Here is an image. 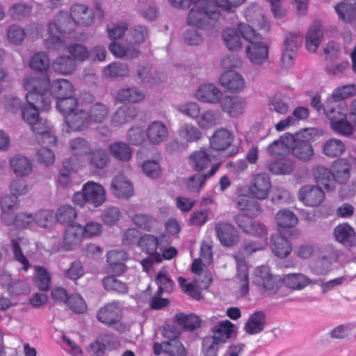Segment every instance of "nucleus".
Listing matches in <instances>:
<instances>
[{"label":"nucleus","instance_id":"1","mask_svg":"<svg viewBox=\"0 0 356 356\" xmlns=\"http://www.w3.org/2000/svg\"><path fill=\"white\" fill-rule=\"evenodd\" d=\"M49 86L48 79L37 80L31 74H26L23 79V87L27 92V104L22 108V115L35 133L40 136L42 144L55 145L57 141L54 131L46 120L39 118V110L46 109L50 105L49 98L44 92Z\"/></svg>","mask_w":356,"mask_h":356},{"label":"nucleus","instance_id":"2","mask_svg":"<svg viewBox=\"0 0 356 356\" xmlns=\"http://www.w3.org/2000/svg\"><path fill=\"white\" fill-rule=\"evenodd\" d=\"M245 17L248 24L241 22L238 25V31L248 42L245 54L248 60L254 66H261L268 60L269 45L261 34L255 31H268V21L262 15L261 10L255 7L248 8Z\"/></svg>","mask_w":356,"mask_h":356},{"label":"nucleus","instance_id":"3","mask_svg":"<svg viewBox=\"0 0 356 356\" xmlns=\"http://www.w3.org/2000/svg\"><path fill=\"white\" fill-rule=\"evenodd\" d=\"M95 22L94 11L83 4H74L71 8V16L60 12L49 22L45 34L44 44L47 49H60L64 46L65 35L71 31L76 24L91 26Z\"/></svg>","mask_w":356,"mask_h":356},{"label":"nucleus","instance_id":"4","mask_svg":"<svg viewBox=\"0 0 356 356\" xmlns=\"http://www.w3.org/2000/svg\"><path fill=\"white\" fill-rule=\"evenodd\" d=\"M212 242L203 241L200 248V257L195 259L191 266L192 272L196 275L193 282L179 277L178 282L184 293L195 300L202 298V291L209 288L211 282V274L204 267L212 261Z\"/></svg>","mask_w":356,"mask_h":356},{"label":"nucleus","instance_id":"5","mask_svg":"<svg viewBox=\"0 0 356 356\" xmlns=\"http://www.w3.org/2000/svg\"><path fill=\"white\" fill-rule=\"evenodd\" d=\"M194 3L188 15V23L200 29L213 28L220 13L207 0H190Z\"/></svg>","mask_w":356,"mask_h":356},{"label":"nucleus","instance_id":"6","mask_svg":"<svg viewBox=\"0 0 356 356\" xmlns=\"http://www.w3.org/2000/svg\"><path fill=\"white\" fill-rule=\"evenodd\" d=\"M106 200V190L102 185L93 181L85 183L81 190L74 194L72 201L74 204L84 207L89 205L97 208L104 204Z\"/></svg>","mask_w":356,"mask_h":356},{"label":"nucleus","instance_id":"7","mask_svg":"<svg viewBox=\"0 0 356 356\" xmlns=\"http://www.w3.org/2000/svg\"><path fill=\"white\" fill-rule=\"evenodd\" d=\"M236 224L246 233L262 238V241L245 243L243 245V254H250L257 250L265 248L266 245L267 229L266 226L259 222H252L248 217L238 215L235 218Z\"/></svg>","mask_w":356,"mask_h":356},{"label":"nucleus","instance_id":"8","mask_svg":"<svg viewBox=\"0 0 356 356\" xmlns=\"http://www.w3.org/2000/svg\"><path fill=\"white\" fill-rule=\"evenodd\" d=\"M317 135L315 128H307L293 135L294 141L291 148L293 156L302 161L311 160L314 154L312 142Z\"/></svg>","mask_w":356,"mask_h":356},{"label":"nucleus","instance_id":"9","mask_svg":"<svg viewBox=\"0 0 356 356\" xmlns=\"http://www.w3.org/2000/svg\"><path fill=\"white\" fill-rule=\"evenodd\" d=\"M324 111L330 120L332 129L343 136H350L356 131V127L350 120H347V115L342 111V108L331 107L329 105L324 106Z\"/></svg>","mask_w":356,"mask_h":356},{"label":"nucleus","instance_id":"10","mask_svg":"<svg viewBox=\"0 0 356 356\" xmlns=\"http://www.w3.org/2000/svg\"><path fill=\"white\" fill-rule=\"evenodd\" d=\"M170 243V236L164 234H161L159 236L145 234L138 241V246L142 250L152 257L154 261L158 263L162 261V257L158 250Z\"/></svg>","mask_w":356,"mask_h":356},{"label":"nucleus","instance_id":"11","mask_svg":"<svg viewBox=\"0 0 356 356\" xmlns=\"http://www.w3.org/2000/svg\"><path fill=\"white\" fill-rule=\"evenodd\" d=\"M253 284L263 293L273 294L280 287L279 277L272 275L268 266L258 267L253 275Z\"/></svg>","mask_w":356,"mask_h":356},{"label":"nucleus","instance_id":"12","mask_svg":"<svg viewBox=\"0 0 356 356\" xmlns=\"http://www.w3.org/2000/svg\"><path fill=\"white\" fill-rule=\"evenodd\" d=\"M218 83L227 91L233 94L243 92L246 88L244 76L235 70H225L218 78Z\"/></svg>","mask_w":356,"mask_h":356},{"label":"nucleus","instance_id":"13","mask_svg":"<svg viewBox=\"0 0 356 356\" xmlns=\"http://www.w3.org/2000/svg\"><path fill=\"white\" fill-rule=\"evenodd\" d=\"M222 96V91L216 84L211 83L200 85L194 94L197 100L209 104L220 103Z\"/></svg>","mask_w":356,"mask_h":356},{"label":"nucleus","instance_id":"14","mask_svg":"<svg viewBox=\"0 0 356 356\" xmlns=\"http://www.w3.org/2000/svg\"><path fill=\"white\" fill-rule=\"evenodd\" d=\"M234 140V134L229 130L216 129L209 138L210 148L216 152H224L229 149Z\"/></svg>","mask_w":356,"mask_h":356},{"label":"nucleus","instance_id":"15","mask_svg":"<svg viewBox=\"0 0 356 356\" xmlns=\"http://www.w3.org/2000/svg\"><path fill=\"white\" fill-rule=\"evenodd\" d=\"M83 238L81 225L76 222L70 223L65 231L60 248L65 251L72 250L81 245Z\"/></svg>","mask_w":356,"mask_h":356},{"label":"nucleus","instance_id":"16","mask_svg":"<svg viewBox=\"0 0 356 356\" xmlns=\"http://www.w3.org/2000/svg\"><path fill=\"white\" fill-rule=\"evenodd\" d=\"M122 318V307L118 302L108 303L101 307L97 313V319L110 326L117 325Z\"/></svg>","mask_w":356,"mask_h":356},{"label":"nucleus","instance_id":"17","mask_svg":"<svg viewBox=\"0 0 356 356\" xmlns=\"http://www.w3.org/2000/svg\"><path fill=\"white\" fill-rule=\"evenodd\" d=\"M11 243L13 248L14 260L21 266L19 270L27 271L31 267V264L27 258L29 255L26 248L29 244L28 240L20 236L17 237L12 236Z\"/></svg>","mask_w":356,"mask_h":356},{"label":"nucleus","instance_id":"18","mask_svg":"<svg viewBox=\"0 0 356 356\" xmlns=\"http://www.w3.org/2000/svg\"><path fill=\"white\" fill-rule=\"evenodd\" d=\"M324 198V192L318 186L305 185L299 190L298 199L305 206L317 207L323 202Z\"/></svg>","mask_w":356,"mask_h":356},{"label":"nucleus","instance_id":"19","mask_svg":"<svg viewBox=\"0 0 356 356\" xmlns=\"http://www.w3.org/2000/svg\"><path fill=\"white\" fill-rule=\"evenodd\" d=\"M31 74L35 76L37 80L41 81L45 78L49 80V77L46 76L39 78L35 74L31 73ZM49 89L50 90L51 93L58 99L63 97H72L74 92V87L72 83L64 79L55 80L51 83V86L50 81H49V86H47L46 91L44 92V97L48 98L49 97L46 95V93Z\"/></svg>","mask_w":356,"mask_h":356},{"label":"nucleus","instance_id":"20","mask_svg":"<svg viewBox=\"0 0 356 356\" xmlns=\"http://www.w3.org/2000/svg\"><path fill=\"white\" fill-rule=\"evenodd\" d=\"M220 104L222 111L231 118H238L246 108L245 99L238 96L226 95L222 98Z\"/></svg>","mask_w":356,"mask_h":356},{"label":"nucleus","instance_id":"21","mask_svg":"<svg viewBox=\"0 0 356 356\" xmlns=\"http://www.w3.org/2000/svg\"><path fill=\"white\" fill-rule=\"evenodd\" d=\"M128 260L127 254L123 250H111L107 253V272L113 275H121L127 270L125 262Z\"/></svg>","mask_w":356,"mask_h":356},{"label":"nucleus","instance_id":"22","mask_svg":"<svg viewBox=\"0 0 356 356\" xmlns=\"http://www.w3.org/2000/svg\"><path fill=\"white\" fill-rule=\"evenodd\" d=\"M65 125L63 129L67 132L81 131L87 129L90 125L88 114L83 112L81 106L74 111L66 115Z\"/></svg>","mask_w":356,"mask_h":356},{"label":"nucleus","instance_id":"23","mask_svg":"<svg viewBox=\"0 0 356 356\" xmlns=\"http://www.w3.org/2000/svg\"><path fill=\"white\" fill-rule=\"evenodd\" d=\"M26 34L31 38H35L40 35V28L38 24H32L28 29ZM26 35L25 30L23 27L11 24L6 29L7 40L14 44H19L22 42Z\"/></svg>","mask_w":356,"mask_h":356},{"label":"nucleus","instance_id":"24","mask_svg":"<svg viewBox=\"0 0 356 356\" xmlns=\"http://www.w3.org/2000/svg\"><path fill=\"white\" fill-rule=\"evenodd\" d=\"M271 188L270 177L266 173H259L252 179L250 192L258 200H265L268 197Z\"/></svg>","mask_w":356,"mask_h":356},{"label":"nucleus","instance_id":"25","mask_svg":"<svg viewBox=\"0 0 356 356\" xmlns=\"http://www.w3.org/2000/svg\"><path fill=\"white\" fill-rule=\"evenodd\" d=\"M9 166L17 177L29 176L33 168L32 161L25 155L17 154L13 155L8 160Z\"/></svg>","mask_w":356,"mask_h":356},{"label":"nucleus","instance_id":"26","mask_svg":"<svg viewBox=\"0 0 356 356\" xmlns=\"http://www.w3.org/2000/svg\"><path fill=\"white\" fill-rule=\"evenodd\" d=\"M275 221L278 234H285L289 232V229L294 227L298 223V218L290 209H283L276 213Z\"/></svg>","mask_w":356,"mask_h":356},{"label":"nucleus","instance_id":"27","mask_svg":"<svg viewBox=\"0 0 356 356\" xmlns=\"http://www.w3.org/2000/svg\"><path fill=\"white\" fill-rule=\"evenodd\" d=\"M356 95V86L355 84H347L339 86L334 90L330 97L325 102V106L329 105L331 107L338 108H342L340 102L342 99Z\"/></svg>","mask_w":356,"mask_h":356},{"label":"nucleus","instance_id":"28","mask_svg":"<svg viewBox=\"0 0 356 356\" xmlns=\"http://www.w3.org/2000/svg\"><path fill=\"white\" fill-rule=\"evenodd\" d=\"M235 259L237 266V273L234 282L240 296L243 297L249 291L248 268L243 259L238 256H236Z\"/></svg>","mask_w":356,"mask_h":356},{"label":"nucleus","instance_id":"29","mask_svg":"<svg viewBox=\"0 0 356 356\" xmlns=\"http://www.w3.org/2000/svg\"><path fill=\"white\" fill-rule=\"evenodd\" d=\"M219 163H213L210 170L204 174H196L188 177L186 182V188L191 192H200L205 184L206 181L213 177L220 167Z\"/></svg>","mask_w":356,"mask_h":356},{"label":"nucleus","instance_id":"30","mask_svg":"<svg viewBox=\"0 0 356 356\" xmlns=\"http://www.w3.org/2000/svg\"><path fill=\"white\" fill-rule=\"evenodd\" d=\"M339 255V251L332 248L328 249L325 254L312 266V271L318 275H326L330 271L332 263L337 261Z\"/></svg>","mask_w":356,"mask_h":356},{"label":"nucleus","instance_id":"31","mask_svg":"<svg viewBox=\"0 0 356 356\" xmlns=\"http://www.w3.org/2000/svg\"><path fill=\"white\" fill-rule=\"evenodd\" d=\"M111 190L113 194L118 197L127 198L134 194L133 184L123 175H118L113 179Z\"/></svg>","mask_w":356,"mask_h":356},{"label":"nucleus","instance_id":"32","mask_svg":"<svg viewBox=\"0 0 356 356\" xmlns=\"http://www.w3.org/2000/svg\"><path fill=\"white\" fill-rule=\"evenodd\" d=\"M214 158L211 154V150L200 149L191 154L188 163L195 170L202 171L209 165Z\"/></svg>","mask_w":356,"mask_h":356},{"label":"nucleus","instance_id":"33","mask_svg":"<svg viewBox=\"0 0 356 356\" xmlns=\"http://www.w3.org/2000/svg\"><path fill=\"white\" fill-rule=\"evenodd\" d=\"M146 136L151 144L159 145L167 139L168 130L163 122L154 121L148 125Z\"/></svg>","mask_w":356,"mask_h":356},{"label":"nucleus","instance_id":"34","mask_svg":"<svg viewBox=\"0 0 356 356\" xmlns=\"http://www.w3.org/2000/svg\"><path fill=\"white\" fill-rule=\"evenodd\" d=\"M293 141V135L284 134L268 146V152L275 157L287 154L291 150Z\"/></svg>","mask_w":356,"mask_h":356},{"label":"nucleus","instance_id":"35","mask_svg":"<svg viewBox=\"0 0 356 356\" xmlns=\"http://www.w3.org/2000/svg\"><path fill=\"white\" fill-rule=\"evenodd\" d=\"M312 173L317 184L316 186L321 189L323 188L326 191H331L334 189V177L330 170L323 166H316L314 168Z\"/></svg>","mask_w":356,"mask_h":356},{"label":"nucleus","instance_id":"36","mask_svg":"<svg viewBox=\"0 0 356 356\" xmlns=\"http://www.w3.org/2000/svg\"><path fill=\"white\" fill-rule=\"evenodd\" d=\"M220 120V113L218 111L208 108L200 112L195 122L200 129L209 130L219 124Z\"/></svg>","mask_w":356,"mask_h":356},{"label":"nucleus","instance_id":"37","mask_svg":"<svg viewBox=\"0 0 356 356\" xmlns=\"http://www.w3.org/2000/svg\"><path fill=\"white\" fill-rule=\"evenodd\" d=\"M216 232L218 238L223 245H234L238 240V236L234 227L229 224L218 223L216 225Z\"/></svg>","mask_w":356,"mask_h":356},{"label":"nucleus","instance_id":"38","mask_svg":"<svg viewBox=\"0 0 356 356\" xmlns=\"http://www.w3.org/2000/svg\"><path fill=\"white\" fill-rule=\"evenodd\" d=\"M323 36V26L320 22L313 23L306 35V48L309 51L314 52L318 48Z\"/></svg>","mask_w":356,"mask_h":356},{"label":"nucleus","instance_id":"39","mask_svg":"<svg viewBox=\"0 0 356 356\" xmlns=\"http://www.w3.org/2000/svg\"><path fill=\"white\" fill-rule=\"evenodd\" d=\"M284 234H275L271 236L270 246L273 252L280 258L286 257L292 250L291 243L284 237Z\"/></svg>","mask_w":356,"mask_h":356},{"label":"nucleus","instance_id":"40","mask_svg":"<svg viewBox=\"0 0 356 356\" xmlns=\"http://www.w3.org/2000/svg\"><path fill=\"white\" fill-rule=\"evenodd\" d=\"M236 205L238 209L243 212L242 215L245 217H254L259 213L258 202L253 197L248 195H238L236 198Z\"/></svg>","mask_w":356,"mask_h":356},{"label":"nucleus","instance_id":"41","mask_svg":"<svg viewBox=\"0 0 356 356\" xmlns=\"http://www.w3.org/2000/svg\"><path fill=\"white\" fill-rule=\"evenodd\" d=\"M18 197L7 195L2 198L1 201V208L2 211L1 219L7 225H12L15 217L13 212L19 206Z\"/></svg>","mask_w":356,"mask_h":356},{"label":"nucleus","instance_id":"42","mask_svg":"<svg viewBox=\"0 0 356 356\" xmlns=\"http://www.w3.org/2000/svg\"><path fill=\"white\" fill-rule=\"evenodd\" d=\"M266 324V315L262 312H254L250 315L244 325V330L249 334H257L262 332Z\"/></svg>","mask_w":356,"mask_h":356},{"label":"nucleus","instance_id":"43","mask_svg":"<svg viewBox=\"0 0 356 356\" xmlns=\"http://www.w3.org/2000/svg\"><path fill=\"white\" fill-rule=\"evenodd\" d=\"M234 331V325L232 323L228 320L222 321L213 327V337L209 339L218 343H223L231 337Z\"/></svg>","mask_w":356,"mask_h":356},{"label":"nucleus","instance_id":"44","mask_svg":"<svg viewBox=\"0 0 356 356\" xmlns=\"http://www.w3.org/2000/svg\"><path fill=\"white\" fill-rule=\"evenodd\" d=\"M336 240L346 245H353L356 243L354 229L346 223L340 224L334 230Z\"/></svg>","mask_w":356,"mask_h":356},{"label":"nucleus","instance_id":"45","mask_svg":"<svg viewBox=\"0 0 356 356\" xmlns=\"http://www.w3.org/2000/svg\"><path fill=\"white\" fill-rule=\"evenodd\" d=\"M334 181L340 184L346 183L350 177L351 165L344 159L337 160L332 165Z\"/></svg>","mask_w":356,"mask_h":356},{"label":"nucleus","instance_id":"46","mask_svg":"<svg viewBox=\"0 0 356 356\" xmlns=\"http://www.w3.org/2000/svg\"><path fill=\"white\" fill-rule=\"evenodd\" d=\"M110 154L118 161L126 162L132 156V149L129 145L122 141L112 143L108 146Z\"/></svg>","mask_w":356,"mask_h":356},{"label":"nucleus","instance_id":"47","mask_svg":"<svg viewBox=\"0 0 356 356\" xmlns=\"http://www.w3.org/2000/svg\"><path fill=\"white\" fill-rule=\"evenodd\" d=\"M323 153L327 156L334 158L343 154L346 151L344 143L337 138H330L322 145Z\"/></svg>","mask_w":356,"mask_h":356},{"label":"nucleus","instance_id":"48","mask_svg":"<svg viewBox=\"0 0 356 356\" xmlns=\"http://www.w3.org/2000/svg\"><path fill=\"white\" fill-rule=\"evenodd\" d=\"M145 97V94L136 88H122L118 91L115 98L116 100L123 102H129L131 103H138L142 102Z\"/></svg>","mask_w":356,"mask_h":356},{"label":"nucleus","instance_id":"49","mask_svg":"<svg viewBox=\"0 0 356 356\" xmlns=\"http://www.w3.org/2000/svg\"><path fill=\"white\" fill-rule=\"evenodd\" d=\"M282 281L287 287L294 290H302L311 283L310 279L302 273L286 275Z\"/></svg>","mask_w":356,"mask_h":356},{"label":"nucleus","instance_id":"50","mask_svg":"<svg viewBox=\"0 0 356 356\" xmlns=\"http://www.w3.org/2000/svg\"><path fill=\"white\" fill-rule=\"evenodd\" d=\"M87 159L88 163L93 168L97 169H103L108 163L109 155L105 149H91L90 152L87 156Z\"/></svg>","mask_w":356,"mask_h":356},{"label":"nucleus","instance_id":"51","mask_svg":"<svg viewBox=\"0 0 356 356\" xmlns=\"http://www.w3.org/2000/svg\"><path fill=\"white\" fill-rule=\"evenodd\" d=\"M136 115L134 108L124 105L115 112L112 116L111 122L114 126H121L131 121Z\"/></svg>","mask_w":356,"mask_h":356},{"label":"nucleus","instance_id":"52","mask_svg":"<svg viewBox=\"0 0 356 356\" xmlns=\"http://www.w3.org/2000/svg\"><path fill=\"white\" fill-rule=\"evenodd\" d=\"M33 282L37 288L43 291L49 289L51 283V275L47 270L42 267L36 266L34 267Z\"/></svg>","mask_w":356,"mask_h":356},{"label":"nucleus","instance_id":"53","mask_svg":"<svg viewBox=\"0 0 356 356\" xmlns=\"http://www.w3.org/2000/svg\"><path fill=\"white\" fill-rule=\"evenodd\" d=\"M294 161L291 159L277 160L268 163V170L276 175H289L294 170Z\"/></svg>","mask_w":356,"mask_h":356},{"label":"nucleus","instance_id":"54","mask_svg":"<svg viewBox=\"0 0 356 356\" xmlns=\"http://www.w3.org/2000/svg\"><path fill=\"white\" fill-rule=\"evenodd\" d=\"M83 102H79L72 97L58 99L56 102V108L65 118L70 113H74L77 108L82 106Z\"/></svg>","mask_w":356,"mask_h":356},{"label":"nucleus","instance_id":"55","mask_svg":"<svg viewBox=\"0 0 356 356\" xmlns=\"http://www.w3.org/2000/svg\"><path fill=\"white\" fill-rule=\"evenodd\" d=\"M109 49L113 56L117 58L127 57L128 58H134L139 54L138 49L132 47H125L120 42L111 43Z\"/></svg>","mask_w":356,"mask_h":356},{"label":"nucleus","instance_id":"56","mask_svg":"<svg viewBox=\"0 0 356 356\" xmlns=\"http://www.w3.org/2000/svg\"><path fill=\"white\" fill-rule=\"evenodd\" d=\"M129 67L121 63H113L103 70V75L108 78L127 76L129 74Z\"/></svg>","mask_w":356,"mask_h":356},{"label":"nucleus","instance_id":"57","mask_svg":"<svg viewBox=\"0 0 356 356\" xmlns=\"http://www.w3.org/2000/svg\"><path fill=\"white\" fill-rule=\"evenodd\" d=\"M179 134L181 138L188 143L196 142L202 136L200 129L192 124H184L180 128Z\"/></svg>","mask_w":356,"mask_h":356},{"label":"nucleus","instance_id":"58","mask_svg":"<svg viewBox=\"0 0 356 356\" xmlns=\"http://www.w3.org/2000/svg\"><path fill=\"white\" fill-rule=\"evenodd\" d=\"M223 40L226 46L233 51H237L241 49L242 42L238 32L232 29H226L222 33Z\"/></svg>","mask_w":356,"mask_h":356},{"label":"nucleus","instance_id":"59","mask_svg":"<svg viewBox=\"0 0 356 356\" xmlns=\"http://www.w3.org/2000/svg\"><path fill=\"white\" fill-rule=\"evenodd\" d=\"M53 68L55 71L63 74H71L75 70V63L74 60L68 56L58 57L52 63Z\"/></svg>","mask_w":356,"mask_h":356},{"label":"nucleus","instance_id":"60","mask_svg":"<svg viewBox=\"0 0 356 356\" xmlns=\"http://www.w3.org/2000/svg\"><path fill=\"white\" fill-rule=\"evenodd\" d=\"M143 174L149 179H156L162 174L161 167L159 162L154 159L145 161L141 165Z\"/></svg>","mask_w":356,"mask_h":356},{"label":"nucleus","instance_id":"61","mask_svg":"<svg viewBox=\"0 0 356 356\" xmlns=\"http://www.w3.org/2000/svg\"><path fill=\"white\" fill-rule=\"evenodd\" d=\"M177 110L183 115L195 120L200 114L201 108L197 102L187 101L179 104Z\"/></svg>","mask_w":356,"mask_h":356},{"label":"nucleus","instance_id":"62","mask_svg":"<svg viewBox=\"0 0 356 356\" xmlns=\"http://www.w3.org/2000/svg\"><path fill=\"white\" fill-rule=\"evenodd\" d=\"M70 149L75 156L88 155L91 150L90 143L84 138H76L71 140Z\"/></svg>","mask_w":356,"mask_h":356},{"label":"nucleus","instance_id":"63","mask_svg":"<svg viewBox=\"0 0 356 356\" xmlns=\"http://www.w3.org/2000/svg\"><path fill=\"white\" fill-rule=\"evenodd\" d=\"M175 321L183 328L190 330H195L200 325V318L194 314H179L175 317Z\"/></svg>","mask_w":356,"mask_h":356},{"label":"nucleus","instance_id":"64","mask_svg":"<svg viewBox=\"0 0 356 356\" xmlns=\"http://www.w3.org/2000/svg\"><path fill=\"white\" fill-rule=\"evenodd\" d=\"M335 10L339 19L345 22H350L356 18V6L342 3L336 5Z\"/></svg>","mask_w":356,"mask_h":356}]
</instances>
